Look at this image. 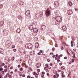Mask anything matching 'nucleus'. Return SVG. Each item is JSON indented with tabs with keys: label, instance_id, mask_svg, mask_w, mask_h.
<instances>
[{
	"label": "nucleus",
	"instance_id": "4d7b16f0",
	"mask_svg": "<svg viewBox=\"0 0 78 78\" xmlns=\"http://www.w3.org/2000/svg\"><path fill=\"white\" fill-rule=\"evenodd\" d=\"M68 75L69 77V78H71V77H70V74H68Z\"/></svg>",
	"mask_w": 78,
	"mask_h": 78
},
{
	"label": "nucleus",
	"instance_id": "c9c22d12",
	"mask_svg": "<svg viewBox=\"0 0 78 78\" xmlns=\"http://www.w3.org/2000/svg\"><path fill=\"white\" fill-rule=\"evenodd\" d=\"M55 49L54 48H52V51H55Z\"/></svg>",
	"mask_w": 78,
	"mask_h": 78
},
{
	"label": "nucleus",
	"instance_id": "2eb2a0df",
	"mask_svg": "<svg viewBox=\"0 0 78 78\" xmlns=\"http://www.w3.org/2000/svg\"><path fill=\"white\" fill-rule=\"evenodd\" d=\"M35 48H37L39 47V43H36L35 44Z\"/></svg>",
	"mask_w": 78,
	"mask_h": 78
},
{
	"label": "nucleus",
	"instance_id": "a211bd4d",
	"mask_svg": "<svg viewBox=\"0 0 78 78\" xmlns=\"http://www.w3.org/2000/svg\"><path fill=\"white\" fill-rule=\"evenodd\" d=\"M34 51H30V55H34Z\"/></svg>",
	"mask_w": 78,
	"mask_h": 78
},
{
	"label": "nucleus",
	"instance_id": "f704fd0d",
	"mask_svg": "<svg viewBox=\"0 0 78 78\" xmlns=\"http://www.w3.org/2000/svg\"><path fill=\"white\" fill-rule=\"evenodd\" d=\"M38 73H39V72H40V69H38L37 70Z\"/></svg>",
	"mask_w": 78,
	"mask_h": 78
},
{
	"label": "nucleus",
	"instance_id": "1a4fd4ad",
	"mask_svg": "<svg viewBox=\"0 0 78 78\" xmlns=\"http://www.w3.org/2000/svg\"><path fill=\"white\" fill-rule=\"evenodd\" d=\"M40 67H41V63H38L36 64V67L37 68H39Z\"/></svg>",
	"mask_w": 78,
	"mask_h": 78
},
{
	"label": "nucleus",
	"instance_id": "c756f323",
	"mask_svg": "<svg viewBox=\"0 0 78 78\" xmlns=\"http://www.w3.org/2000/svg\"><path fill=\"white\" fill-rule=\"evenodd\" d=\"M12 48H15V45H12Z\"/></svg>",
	"mask_w": 78,
	"mask_h": 78
},
{
	"label": "nucleus",
	"instance_id": "72a5a7b5",
	"mask_svg": "<svg viewBox=\"0 0 78 78\" xmlns=\"http://www.w3.org/2000/svg\"><path fill=\"white\" fill-rule=\"evenodd\" d=\"M72 62H74V59L73 58L72 59Z\"/></svg>",
	"mask_w": 78,
	"mask_h": 78
},
{
	"label": "nucleus",
	"instance_id": "a19ab883",
	"mask_svg": "<svg viewBox=\"0 0 78 78\" xmlns=\"http://www.w3.org/2000/svg\"><path fill=\"white\" fill-rule=\"evenodd\" d=\"M2 76H3V75H2L1 74L0 75V78H2Z\"/></svg>",
	"mask_w": 78,
	"mask_h": 78
},
{
	"label": "nucleus",
	"instance_id": "dca6fc26",
	"mask_svg": "<svg viewBox=\"0 0 78 78\" xmlns=\"http://www.w3.org/2000/svg\"><path fill=\"white\" fill-rule=\"evenodd\" d=\"M3 24H4V22L3 21H1L0 22V24L1 26H3Z\"/></svg>",
	"mask_w": 78,
	"mask_h": 78
},
{
	"label": "nucleus",
	"instance_id": "20e7f679",
	"mask_svg": "<svg viewBox=\"0 0 78 78\" xmlns=\"http://www.w3.org/2000/svg\"><path fill=\"white\" fill-rule=\"evenodd\" d=\"M55 19L56 20V21L58 22H61V18L59 16H57L55 18Z\"/></svg>",
	"mask_w": 78,
	"mask_h": 78
},
{
	"label": "nucleus",
	"instance_id": "338daca9",
	"mask_svg": "<svg viewBox=\"0 0 78 78\" xmlns=\"http://www.w3.org/2000/svg\"><path fill=\"white\" fill-rule=\"evenodd\" d=\"M13 73V72H10V74H11V75H12V74Z\"/></svg>",
	"mask_w": 78,
	"mask_h": 78
},
{
	"label": "nucleus",
	"instance_id": "09e8293b",
	"mask_svg": "<svg viewBox=\"0 0 78 78\" xmlns=\"http://www.w3.org/2000/svg\"><path fill=\"white\" fill-rule=\"evenodd\" d=\"M4 73H5V72L4 71H2V74H4Z\"/></svg>",
	"mask_w": 78,
	"mask_h": 78
},
{
	"label": "nucleus",
	"instance_id": "c03bdc74",
	"mask_svg": "<svg viewBox=\"0 0 78 78\" xmlns=\"http://www.w3.org/2000/svg\"><path fill=\"white\" fill-rule=\"evenodd\" d=\"M67 57H64V59H67Z\"/></svg>",
	"mask_w": 78,
	"mask_h": 78
},
{
	"label": "nucleus",
	"instance_id": "052dcab7",
	"mask_svg": "<svg viewBox=\"0 0 78 78\" xmlns=\"http://www.w3.org/2000/svg\"><path fill=\"white\" fill-rule=\"evenodd\" d=\"M40 53H42V51L40 50Z\"/></svg>",
	"mask_w": 78,
	"mask_h": 78
},
{
	"label": "nucleus",
	"instance_id": "e2e57ef3",
	"mask_svg": "<svg viewBox=\"0 0 78 78\" xmlns=\"http://www.w3.org/2000/svg\"><path fill=\"white\" fill-rule=\"evenodd\" d=\"M47 61H48V62H50V59H48L47 60Z\"/></svg>",
	"mask_w": 78,
	"mask_h": 78
},
{
	"label": "nucleus",
	"instance_id": "58836bf2",
	"mask_svg": "<svg viewBox=\"0 0 78 78\" xmlns=\"http://www.w3.org/2000/svg\"><path fill=\"white\" fill-rule=\"evenodd\" d=\"M9 78H12L11 75H9Z\"/></svg>",
	"mask_w": 78,
	"mask_h": 78
},
{
	"label": "nucleus",
	"instance_id": "de8ad7c7",
	"mask_svg": "<svg viewBox=\"0 0 78 78\" xmlns=\"http://www.w3.org/2000/svg\"><path fill=\"white\" fill-rule=\"evenodd\" d=\"M48 69H51V67L48 66Z\"/></svg>",
	"mask_w": 78,
	"mask_h": 78
},
{
	"label": "nucleus",
	"instance_id": "49530a36",
	"mask_svg": "<svg viewBox=\"0 0 78 78\" xmlns=\"http://www.w3.org/2000/svg\"><path fill=\"white\" fill-rule=\"evenodd\" d=\"M62 77H65V75H64V74H62Z\"/></svg>",
	"mask_w": 78,
	"mask_h": 78
},
{
	"label": "nucleus",
	"instance_id": "6ab92c4d",
	"mask_svg": "<svg viewBox=\"0 0 78 78\" xmlns=\"http://www.w3.org/2000/svg\"><path fill=\"white\" fill-rule=\"evenodd\" d=\"M69 6H71L72 5V2H71V1L69 2Z\"/></svg>",
	"mask_w": 78,
	"mask_h": 78
},
{
	"label": "nucleus",
	"instance_id": "7ed1b4c3",
	"mask_svg": "<svg viewBox=\"0 0 78 78\" xmlns=\"http://www.w3.org/2000/svg\"><path fill=\"white\" fill-rule=\"evenodd\" d=\"M50 14V12L48 10V9L45 12V15L46 17H48Z\"/></svg>",
	"mask_w": 78,
	"mask_h": 78
},
{
	"label": "nucleus",
	"instance_id": "8fccbe9b",
	"mask_svg": "<svg viewBox=\"0 0 78 78\" xmlns=\"http://www.w3.org/2000/svg\"><path fill=\"white\" fill-rule=\"evenodd\" d=\"M37 55H41V54L40 52H38L37 53Z\"/></svg>",
	"mask_w": 78,
	"mask_h": 78
},
{
	"label": "nucleus",
	"instance_id": "393cba45",
	"mask_svg": "<svg viewBox=\"0 0 78 78\" xmlns=\"http://www.w3.org/2000/svg\"><path fill=\"white\" fill-rule=\"evenodd\" d=\"M61 50H64V47L63 46H61Z\"/></svg>",
	"mask_w": 78,
	"mask_h": 78
},
{
	"label": "nucleus",
	"instance_id": "2f4dec72",
	"mask_svg": "<svg viewBox=\"0 0 78 78\" xmlns=\"http://www.w3.org/2000/svg\"><path fill=\"white\" fill-rule=\"evenodd\" d=\"M2 70H3V68H0V71H2Z\"/></svg>",
	"mask_w": 78,
	"mask_h": 78
},
{
	"label": "nucleus",
	"instance_id": "5701e85b",
	"mask_svg": "<svg viewBox=\"0 0 78 78\" xmlns=\"http://www.w3.org/2000/svg\"><path fill=\"white\" fill-rule=\"evenodd\" d=\"M3 6L2 5V4H1L0 5V9H1L3 8Z\"/></svg>",
	"mask_w": 78,
	"mask_h": 78
},
{
	"label": "nucleus",
	"instance_id": "f8f14e48",
	"mask_svg": "<svg viewBox=\"0 0 78 78\" xmlns=\"http://www.w3.org/2000/svg\"><path fill=\"white\" fill-rule=\"evenodd\" d=\"M4 52V50L2 48H0V53L2 54H3Z\"/></svg>",
	"mask_w": 78,
	"mask_h": 78
},
{
	"label": "nucleus",
	"instance_id": "473e14b6",
	"mask_svg": "<svg viewBox=\"0 0 78 78\" xmlns=\"http://www.w3.org/2000/svg\"><path fill=\"white\" fill-rule=\"evenodd\" d=\"M58 45V44H55V47H57Z\"/></svg>",
	"mask_w": 78,
	"mask_h": 78
},
{
	"label": "nucleus",
	"instance_id": "bf43d9fd",
	"mask_svg": "<svg viewBox=\"0 0 78 78\" xmlns=\"http://www.w3.org/2000/svg\"><path fill=\"white\" fill-rule=\"evenodd\" d=\"M67 52L68 54H69V51H68V50H67Z\"/></svg>",
	"mask_w": 78,
	"mask_h": 78
},
{
	"label": "nucleus",
	"instance_id": "39448f33",
	"mask_svg": "<svg viewBox=\"0 0 78 78\" xmlns=\"http://www.w3.org/2000/svg\"><path fill=\"white\" fill-rule=\"evenodd\" d=\"M54 6L55 8H56L58 6V5H59V3H58V2L57 1H55V2L54 3Z\"/></svg>",
	"mask_w": 78,
	"mask_h": 78
},
{
	"label": "nucleus",
	"instance_id": "bb28decb",
	"mask_svg": "<svg viewBox=\"0 0 78 78\" xmlns=\"http://www.w3.org/2000/svg\"><path fill=\"white\" fill-rule=\"evenodd\" d=\"M61 69H65V67L64 66H62V67H61Z\"/></svg>",
	"mask_w": 78,
	"mask_h": 78
},
{
	"label": "nucleus",
	"instance_id": "e433bc0d",
	"mask_svg": "<svg viewBox=\"0 0 78 78\" xmlns=\"http://www.w3.org/2000/svg\"><path fill=\"white\" fill-rule=\"evenodd\" d=\"M8 62H10L11 61V59L9 58L8 60Z\"/></svg>",
	"mask_w": 78,
	"mask_h": 78
},
{
	"label": "nucleus",
	"instance_id": "0e129e2a",
	"mask_svg": "<svg viewBox=\"0 0 78 78\" xmlns=\"http://www.w3.org/2000/svg\"><path fill=\"white\" fill-rule=\"evenodd\" d=\"M52 57L53 58H55V55H53L52 56Z\"/></svg>",
	"mask_w": 78,
	"mask_h": 78
},
{
	"label": "nucleus",
	"instance_id": "9d476101",
	"mask_svg": "<svg viewBox=\"0 0 78 78\" xmlns=\"http://www.w3.org/2000/svg\"><path fill=\"white\" fill-rule=\"evenodd\" d=\"M62 28L63 30V31H66L67 30V27H66V26H63L62 27Z\"/></svg>",
	"mask_w": 78,
	"mask_h": 78
},
{
	"label": "nucleus",
	"instance_id": "cd10ccee",
	"mask_svg": "<svg viewBox=\"0 0 78 78\" xmlns=\"http://www.w3.org/2000/svg\"><path fill=\"white\" fill-rule=\"evenodd\" d=\"M20 71H22V70H23V68H20Z\"/></svg>",
	"mask_w": 78,
	"mask_h": 78
},
{
	"label": "nucleus",
	"instance_id": "c85d7f7f",
	"mask_svg": "<svg viewBox=\"0 0 78 78\" xmlns=\"http://www.w3.org/2000/svg\"><path fill=\"white\" fill-rule=\"evenodd\" d=\"M73 58H76V57L75 56V55H73Z\"/></svg>",
	"mask_w": 78,
	"mask_h": 78
},
{
	"label": "nucleus",
	"instance_id": "79ce46f5",
	"mask_svg": "<svg viewBox=\"0 0 78 78\" xmlns=\"http://www.w3.org/2000/svg\"><path fill=\"white\" fill-rule=\"evenodd\" d=\"M49 73H48L47 74V76H49Z\"/></svg>",
	"mask_w": 78,
	"mask_h": 78
},
{
	"label": "nucleus",
	"instance_id": "603ef678",
	"mask_svg": "<svg viewBox=\"0 0 78 78\" xmlns=\"http://www.w3.org/2000/svg\"><path fill=\"white\" fill-rule=\"evenodd\" d=\"M46 71L47 73L49 72V70H48V69H47Z\"/></svg>",
	"mask_w": 78,
	"mask_h": 78
},
{
	"label": "nucleus",
	"instance_id": "5fc2aeb1",
	"mask_svg": "<svg viewBox=\"0 0 78 78\" xmlns=\"http://www.w3.org/2000/svg\"><path fill=\"white\" fill-rule=\"evenodd\" d=\"M62 65V63H59V65H60V66H61Z\"/></svg>",
	"mask_w": 78,
	"mask_h": 78
},
{
	"label": "nucleus",
	"instance_id": "4c0bfd02",
	"mask_svg": "<svg viewBox=\"0 0 78 78\" xmlns=\"http://www.w3.org/2000/svg\"><path fill=\"white\" fill-rule=\"evenodd\" d=\"M15 72H16H16H17V69H15Z\"/></svg>",
	"mask_w": 78,
	"mask_h": 78
},
{
	"label": "nucleus",
	"instance_id": "aec40b11",
	"mask_svg": "<svg viewBox=\"0 0 78 78\" xmlns=\"http://www.w3.org/2000/svg\"><path fill=\"white\" fill-rule=\"evenodd\" d=\"M29 28L30 30H33V26L32 25H30L29 26Z\"/></svg>",
	"mask_w": 78,
	"mask_h": 78
},
{
	"label": "nucleus",
	"instance_id": "6e6d98bb",
	"mask_svg": "<svg viewBox=\"0 0 78 78\" xmlns=\"http://www.w3.org/2000/svg\"><path fill=\"white\" fill-rule=\"evenodd\" d=\"M10 69H13V67H12V66H11V67H10Z\"/></svg>",
	"mask_w": 78,
	"mask_h": 78
},
{
	"label": "nucleus",
	"instance_id": "ddd939ff",
	"mask_svg": "<svg viewBox=\"0 0 78 78\" xmlns=\"http://www.w3.org/2000/svg\"><path fill=\"white\" fill-rule=\"evenodd\" d=\"M45 28H46V27L45 25H42L41 27V29H42L43 30L45 29Z\"/></svg>",
	"mask_w": 78,
	"mask_h": 78
},
{
	"label": "nucleus",
	"instance_id": "69168bd1",
	"mask_svg": "<svg viewBox=\"0 0 78 78\" xmlns=\"http://www.w3.org/2000/svg\"><path fill=\"white\" fill-rule=\"evenodd\" d=\"M27 78H30V76H27Z\"/></svg>",
	"mask_w": 78,
	"mask_h": 78
},
{
	"label": "nucleus",
	"instance_id": "f03ea898",
	"mask_svg": "<svg viewBox=\"0 0 78 78\" xmlns=\"http://www.w3.org/2000/svg\"><path fill=\"white\" fill-rule=\"evenodd\" d=\"M6 44H5L6 47L7 48H9V47L11 46V41H8Z\"/></svg>",
	"mask_w": 78,
	"mask_h": 78
},
{
	"label": "nucleus",
	"instance_id": "7c9ffc66",
	"mask_svg": "<svg viewBox=\"0 0 78 78\" xmlns=\"http://www.w3.org/2000/svg\"><path fill=\"white\" fill-rule=\"evenodd\" d=\"M7 70H8L7 69H5L4 71V72H7Z\"/></svg>",
	"mask_w": 78,
	"mask_h": 78
},
{
	"label": "nucleus",
	"instance_id": "4468645a",
	"mask_svg": "<svg viewBox=\"0 0 78 78\" xmlns=\"http://www.w3.org/2000/svg\"><path fill=\"white\" fill-rule=\"evenodd\" d=\"M17 18L18 19H20V20H22V17L20 16H17Z\"/></svg>",
	"mask_w": 78,
	"mask_h": 78
},
{
	"label": "nucleus",
	"instance_id": "680f3d73",
	"mask_svg": "<svg viewBox=\"0 0 78 78\" xmlns=\"http://www.w3.org/2000/svg\"><path fill=\"white\" fill-rule=\"evenodd\" d=\"M50 66H53V64H51V63H50Z\"/></svg>",
	"mask_w": 78,
	"mask_h": 78
},
{
	"label": "nucleus",
	"instance_id": "3c124183",
	"mask_svg": "<svg viewBox=\"0 0 78 78\" xmlns=\"http://www.w3.org/2000/svg\"><path fill=\"white\" fill-rule=\"evenodd\" d=\"M13 51H16V49H13Z\"/></svg>",
	"mask_w": 78,
	"mask_h": 78
},
{
	"label": "nucleus",
	"instance_id": "412c9836",
	"mask_svg": "<svg viewBox=\"0 0 78 78\" xmlns=\"http://www.w3.org/2000/svg\"><path fill=\"white\" fill-rule=\"evenodd\" d=\"M37 40H38V38H37V37H35L34 39V41H37Z\"/></svg>",
	"mask_w": 78,
	"mask_h": 78
},
{
	"label": "nucleus",
	"instance_id": "9b49d317",
	"mask_svg": "<svg viewBox=\"0 0 78 78\" xmlns=\"http://www.w3.org/2000/svg\"><path fill=\"white\" fill-rule=\"evenodd\" d=\"M33 31L35 32V33H37L38 31V30L36 28H35L33 30Z\"/></svg>",
	"mask_w": 78,
	"mask_h": 78
},
{
	"label": "nucleus",
	"instance_id": "423d86ee",
	"mask_svg": "<svg viewBox=\"0 0 78 78\" xmlns=\"http://www.w3.org/2000/svg\"><path fill=\"white\" fill-rule=\"evenodd\" d=\"M68 13L69 15H71L73 13V11L72 10H69L68 11Z\"/></svg>",
	"mask_w": 78,
	"mask_h": 78
},
{
	"label": "nucleus",
	"instance_id": "f257e3e1",
	"mask_svg": "<svg viewBox=\"0 0 78 78\" xmlns=\"http://www.w3.org/2000/svg\"><path fill=\"white\" fill-rule=\"evenodd\" d=\"M25 47L26 48H28V49H31L33 47V45L30 43H28L26 45Z\"/></svg>",
	"mask_w": 78,
	"mask_h": 78
},
{
	"label": "nucleus",
	"instance_id": "864d4df0",
	"mask_svg": "<svg viewBox=\"0 0 78 78\" xmlns=\"http://www.w3.org/2000/svg\"><path fill=\"white\" fill-rule=\"evenodd\" d=\"M22 76L23 77H25V74H23L22 75Z\"/></svg>",
	"mask_w": 78,
	"mask_h": 78
},
{
	"label": "nucleus",
	"instance_id": "13d9d810",
	"mask_svg": "<svg viewBox=\"0 0 78 78\" xmlns=\"http://www.w3.org/2000/svg\"><path fill=\"white\" fill-rule=\"evenodd\" d=\"M50 54L51 55H53V53L51 52V53H50Z\"/></svg>",
	"mask_w": 78,
	"mask_h": 78
},
{
	"label": "nucleus",
	"instance_id": "a18cd8bd",
	"mask_svg": "<svg viewBox=\"0 0 78 78\" xmlns=\"http://www.w3.org/2000/svg\"><path fill=\"white\" fill-rule=\"evenodd\" d=\"M45 66H46V67H48V64H46Z\"/></svg>",
	"mask_w": 78,
	"mask_h": 78
},
{
	"label": "nucleus",
	"instance_id": "f3484780",
	"mask_svg": "<svg viewBox=\"0 0 78 78\" xmlns=\"http://www.w3.org/2000/svg\"><path fill=\"white\" fill-rule=\"evenodd\" d=\"M16 32H18V33H20V29L19 28H18L16 30Z\"/></svg>",
	"mask_w": 78,
	"mask_h": 78
},
{
	"label": "nucleus",
	"instance_id": "37998d69",
	"mask_svg": "<svg viewBox=\"0 0 78 78\" xmlns=\"http://www.w3.org/2000/svg\"><path fill=\"white\" fill-rule=\"evenodd\" d=\"M21 67L20 65H19L18 66V68H20Z\"/></svg>",
	"mask_w": 78,
	"mask_h": 78
},
{
	"label": "nucleus",
	"instance_id": "b1692460",
	"mask_svg": "<svg viewBox=\"0 0 78 78\" xmlns=\"http://www.w3.org/2000/svg\"><path fill=\"white\" fill-rule=\"evenodd\" d=\"M14 59L15 58H14V57H12L11 59L12 61H14Z\"/></svg>",
	"mask_w": 78,
	"mask_h": 78
},
{
	"label": "nucleus",
	"instance_id": "4be33fe9",
	"mask_svg": "<svg viewBox=\"0 0 78 78\" xmlns=\"http://www.w3.org/2000/svg\"><path fill=\"white\" fill-rule=\"evenodd\" d=\"M71 47H73V41H71Z\"/></svg>",
	"mask_w": 78,
	"mask_h": 78
},
{
	"label": "nucleus",
	"instance_id": "0eeeda50",
	"mask_svg": "<svg viewBox=\"0 0 78 78\" xmlns=\"http://www.w3.org/2000/svg\"><path fill=\"white\" fill-rule=\"evenodd\" d=\"M39 73H36L35 72H34V75H35L36 78H37V77H38V75H39Z\"/></svg>",
	"mask_w": 78,
	"mask_h": 78
},
{
	"label": "nucleus",
	"instance_id": "a878e982",
	"mask_svg": "<svg viewBox=\"0 0 78 78\" xmlns=\"http://www.w3.org/2000/svg\"><path fill=\"white\" fill-rule=\"evenodd\" d=\"M72 53L73 55H75V52L72 51L71 52Z\"/></svg>",
	"mask_w": 78,
	"mask_h": 78
},
{
	"label": "nucleus",
	"instance_id": "774afa93",
	"mask_svg": "<svg viewBox=\"0 0 78 78\" xmlns=\"http://www.w3.org/2000/svg\"><path fill=\"white\" fill-rule=\"evenodd\" d=\"M4 67L5 68H6L7 67V66H4Z\"/></svg>",
	"mask_w": 78,
	"mask_h": 78
},
{
	"label": "nucleus",
	"instance_id": "ea45409f",
	"mask_svg": "<svg viewBox=\"0 0 78 78\" xmlns=\"http://www.w3.org/2000/svg\"><path fill=\"white\" fill-rule=\"evenodd\" d=\"M42 75H44V74H45V72H42Z\"/></svg>",
	"mask_w": 78,
	"mask_h": 78
},
{
	"label": "nucleus",
	"instance_id": "6e6552de",
	"mask_svg": "<svg viewBox=\"0 0 78 78\" xmlns=\"http://www.w3.org/2000/svg\"><path fill=\"white\" fill-rule=\"evenodd\" d=\"M30 10H27L26 12V15L27 16H30Z\"/></svg>",
	"mask_w": 78,
	"mask_h": 78
}]
</instances>
